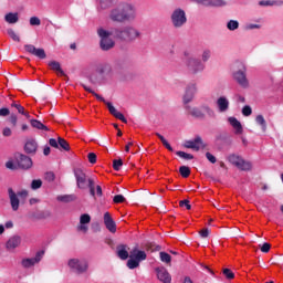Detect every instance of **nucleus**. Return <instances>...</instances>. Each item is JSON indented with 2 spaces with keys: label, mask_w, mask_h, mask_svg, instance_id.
Returning <instances> with one entry per match:
<instances>
[{
  "label": "nucleus",
  "mask_w": 283,
  "mask_h": 283,
  "mask_svg": "<svg viewBox=\"0 0 283 283\" xmlns=\"http://www.w3.org/2000/svg\"><path fill=\"white\" fill-rule=\"evenodd\" d=\"M193 3H199V6H212L214 8H222L227 6L224 0H190Z\"/></svg>",
  "instance_id": "obj_19"
},
{
  "label": "nucleus",
  "mask_w": 283,
  "mask_h": 283,
  "mask_svg": "<svg viewBox=\"0 0 283 283\" xmlns=\"http://www.w3.org/2000/svg\"><path fill=\"white\" fill-rule=\"evenodd\" d=\"M69 266L75 273H85L90 268V264L85 259H71L69 260Z\"/></svg>",
  "instance_id": "obj_9"
},
{
  "label": "nucleus",
  "mask_w": 283,
  "mask_h": 283,
  "mask_svg": "<svg viewBox=\"0 0 283 283\" xmlns=\"http://www.w3.org/2000/svg\"><path fill=\"white\" fill-rule=\"evenodd\" d=\"M8 195H9L12 211H19L20 200L18 195L14 193V190L12 188L8 189Z\"/></svg>",
  "instance_id": "obj_23"
},
{
  "label": "nucleus",
  "mask_w": 283,
  "mask_h": 283,
  "mask_svg": "<svg viewBox=\"0 0 283 283\" xmlns=\"http://www.w3.org/2000/svg\"><path fill=\"white\" fill-rule=\"evenodd\" d=\"M7 33L12 39V41H15L17 43L21 41V38L19 36V34H17V32H14V30L8 29Z\"/></svg>",
  "instance_id": "obj_43"
},
{
  "label": "nucleus",
  "mask_w": 283,
  "mask_h": 283,
  "mask_svg": "<svg viewBox=\"0 0 283 283\" xmlns=\"http://www.w3.org/2000/svg\"><path fill=\"white\" fill-rule=\"evenodd\" d=\"M227 28L230 30V32H235V30L240 28V22H238V20H229Z\"/></svg>",
  "instance_id": "obj_36"
},
{
  "label": "nucleus",
  "mask_w": 283,
  "mask_h": 283,
  "mask_svg": "<svg viewBox=\"0 0 283 283\" xmlns=\"http://www.w3.org/2000/svg\"><path fill=\"white\" fill-rule=\"evenodd\" d=\"M176 154H177V156H179V158H184V160H193V155H191L189 153L178 150Z\"/></svg>",
  "instance_id": "obj_42"
},
{
  "label": "nucleus",
  "mask_w": 283,
  "mask_h": 283,
  "mask_svg": "<svg viewBox=\"0 0 283 283\" xmlns=\"http://www.w3.org/2000/svg\"><path fill=\"white\" fill-rule=\"evenodd\" d=\"M97 35L101 39L99 41L101 50H103L104 52L112 50V48L116 45V42H114L111 38V36H114V29L111 31H107L104 28H99L97 29Z\"/></svg>",
  "instance_id": "obj_5"
},
{
  "label": "nucleus",
  "mask_w": 283,
  "mask_h": 283,
  "mask_svg": "<svg viewBox=\"0 0 283 283\" xmlns=\"http://www.w3.org/2000/svg\"><path fill=\"white\" fill-rule=\"evenodd\" d=\"M170 21L174 28H182L187 23V13L182 9H176L170 15Z\"/></svg>",
  "instance_id": "obj_8"
},
{
  "label": "nucleus",
  "mask_w": 283,
  "mask_h": 283,
  "mask_svg": "<svg viewBox=\"0 0 283 283\" xmlns=\"http://www.w3.org/2000/svg\"><path fill=\"white\" fill-rule=\"evenodd\" d=\"M125 201V197L123 195H116L113 198V202H115V205H120Z\"/></svg>",
  "instance_id": "obj_50"
},
{
  "label": "nucleus",
  "mask_w": 283,
  "mask_h": 283,
  "mask_svg": "<svg viewBox=\"0 0 283 283\" xmlns=\"http://www.w3.org/2000/svg\"><path fill=\"white\" fill-rule=\"evenodd\" d=\"M57 147H60V149H64V151H70V144H67V140L62 137L57 138Z\"/></svg>",
  "instance_id": "obj_35"
},
{
  "label": "nucleus",
  "mask_w": 283,
  "mask_h": 283,
  "mask_svg": "<svg viewBox=\"0 0 283 283\" xmlns=\"http://www.w3.org/2000/svg\"><path fill=\"white\" fill-rule=\"evenodd\" d=\"M145 260H147V252L138 250V248H134L130 251L129 260L127 261V266L130 270L138 269V266H140V263L145 262Z\"/></svg>",
  "instance_id": "obj_6"
},
{
  "label": "nucleus",
  "mask_w": 283,
  "mask_h": 283,
  "mask_svg": "<svg viewBox=\"0 0 283 283\" xmlns=\"http://www.w3.org/2000/svg\"><path fill=\"white\" fill-rule=\"evenodd\" d=\"M49 65L51 66V70H53L54 72H60V74H63V70L61 69V63H59L57 61H51Z\"/></svg>",
  "instance_id": "obj_38"
},
{
  "label": "nucleus",
  "mask_w": 283,
  "mask_h": 283,
  "mask_svg": "<svg viewBox=\"0 0 283 283\" xmlns=\"http://www.w3.org/2000/svg\"><path fill=\"white\" fill-rule=\"evenodd\" d=\"M196 94H198V84L190 83L186 86V91L182 97L184 105H189L193 98H196Z\"/></svg>",
  "instance_id": "obj_12"
},
{
  "label": "nucleus",
  "mask_w": 283,
  "mask_h": 283,
  "mask_svg": "<svg viewBox=\"0 0 283 283\" xmlns=\"http://www.w3.org/2000/svg\"><path fill=\"white\" fill-rule=\"evenodd\" d=\"M43 255H45V251L40 250L35 253L34 258H25L21 261L22 269H32V266H36L41 260H43Z\"/></svg>",
  "instance_id": "obj_10"
},
{
  "label": "nucleus",
  "mask_w": 283,
  "mask_h": 283,
  "mask_svg": "<svg viewBox=\"0 0 283 283\" xmlns=\"http://www.w3.org/2000/svg\"><path fill=\"white\" fill-rule=\"evenodd\" d=\"M229 163H231V165H234V167H238V169H241V171H249L251 170V164L244 159H242V157L238 156V155H230L228 157Z\"/></svg>",
  "instance_id": "obj_11"
},
{
  "label": "nucleus",
  "mask_w": 283,
  "mask_h": 283,
  "mask_svg": "<svg viewBox=\"0 0 283 283\" xmlns=\"http://www.w3.org/2000/svg\"><path fill=\"white\" fill-rule=\"evenodd\" d=\"M30 25H41V19H39V17H31Z\"/></svg>",
  "instance_id": "obj_52"
},
{
  "label": "nucleus",
  "mask_w": 283,
  "mask_h": 283,
  "mask_svg": "<svg viewBox=\"0 0 283 283\" xmlns=\"http://www.w3.org/2000/svg\"><path fill=\"white\" fill-rule=\"evenodd\" d=\"M0 116H10L9 108H0Z\"/></svg>",
  "instance_id": "obj_63"
},
{
  "label": "nucleus",
  "mask_w": 283,
  "mask_h": 283,
  "mask_svg": "<svg viewBox=\"0 0 283 283\" xmlns=\"http://www.w3.org/2000/svg\"><path fill=\"white\" fill-rule=\"evenodd\" d=\"M18 166L20 169H30L32 167V158L25 156V155H19L17 157Z\"/></svg>",
  "instance_id": "obj_21"
},
{
  "label": "nucleus",
  "mask_w": 283,
  "mask_h": 283,
  "mask_svg": "<svg viewBox=\"0 0 283 283\" xmlns=\"http://www.w3.org/2000/svg\"><path fill=\"white\" fill-rule=\"evenodd\" d=\"M255 123L261 127L262 132H266V119H264L263 115H258L255 117Z\"/></svg>",
  "instance_id": "obj_33"
},
{
  "label": "nucleus",
  "mask_w": 283,
  "mask_h": 283,
  "mask_svg": "<svg viewBox=\"0 0 283 283\" xmlns=\"http://www.w3.org/2000/svg\"><path fill=\"white\" fill-rule=\"evenodd\" d=\"M2 136H6V137L12 136V129H10V127L3 128Z\"/></svg>",
  "instance_id": "obj_62"
},
{
  "label": "nucleus",
  "mask_w": 283,
  "mask_h": 283,
  "mask_svg": "<svg viewBox=\"0 0 283 283\" xmlns=\"http://www.w3.org/2000/svg\"><path fill=\"white\" fill-rule=\"evenodd\" d=\"M228 123L231 125V127H233L234 134L237 136H240V134H243L244 128L242 127V123H240V120H238V118L229 117Z\"/></svg>",
  "instance_id": "obj_24"
},
{
  "label": "nucleus",
  "mask_w": 283,
  "mask_h": 283,
  "mask_svg": "<svg viewBox=\"0 0 283 283\" xmlns=\"http://www.w3.org/2000/svg\"><path fill=\"white\" fill-rule=\"evenodd\" d=\"M114 38L120 41H127L129 43L140 38V31L132 25L114 29Z\"/></svg>",
  "instance_id": "obj_3"
},
{
  "label": "nucleus",
  "mask_w": 283,
  "mask_h": 283,
  "mask_svg": "<svg viewBox=\"0 0 283 283\" xmlns=\"http://www.w3.org/2000/svg\"><path fill=\"white\" fill-rule=\"evenodd\" d=\"M24 50L25 52H28L29 54H32L33 56H36L38 59H46V54H45V50L43 49H36L34 48V45L32 44H25L24 45Z\"/></svg>",
  "instance_id": "obj_16"
},
{
  "label": "nucleus",
  "mask_w": 283,
  "mask_h": 283,
  "mask_svg": "<svg viewBox=\"0 0 283 283\" xmlns=\"http://www.w3.org/2000/svg\"><path fill=\"white\" fill-rule=\"evenodd\" d=\"M36 149H39V144L34 139L27 140L24 145V151L27 154H36Z\"/></svg>",
  "instance_id": "obj_26"
},
{
  "label": "nucleus",
  "mask_w": 283,
  "mask_h": 283,
  "mask_svg": "<svg viewBox=\"0 0 283 283\" xmlns=\"http://www.w3.org/2000/svg\"><path fill=\"white\" fill-rule=\"evenodd\" d=\"M56 179V176L54 175V172L49 171L45 174V181L46 182H54V180Z\"/></svg>",
  "instance_id": "obj_48"
},
{
  "label": "nucleus",
  "mask_w": 283,
  "mask_h": 283,
  "mask_svg": "<svg viewBox=\"0 0 283 283\" xmlns=\"http://www.w3.org/2000/svg\"><path fill=\"white\" fill-rule=\"evenodd\" d=\"M155 273L159 282L171 283V274H169V271H167V268L165 266L156 268Z\"/></svg>",
  "instance_id": "obj_14"
},
{
  "label": "nucleus",
  "mask_w": 283,
  "mask_h": 283,
  "mask_svg": "<svg viewBox=\"0 0 283 283\" xmlns=\"http://www.w3.org/2000/svg\"><path fill=\"white\" fill-rule=\"evenodd\" d=\"M117 256L119 258V260H127L129 258L127 245L122 244L117 247Z\"/></svg>",
  "instance_id": "obj_28"
},
{
  "label": "nucleus",
  "mask_w": 283,
  "mask_h": 283,
  "mask_svg": "<svg viewBox=\"0 0 283 283\" xmlns=\"http://www.w3.org/2000/svg\"><path fill=\"white\" fill-rule=\"evenodd\" d=\"M90 189L91 196L94 198L96 196V190H94V181H90V186H87Z\"/></svg>",
  "instance_id": "obj_60"
},
{
  "label": "nucleus",
  "mask_w": 283,
  "mask_h": 283,
  "mask_svg": "<svg viewBox=\"0 0 283 283\" xmlns=\"http://www.w3.org/2000/svg\"><path fill=\"white\" fill-rule=\"evenodd\" d=\"M59 202H74L76 200V195H61L56 197Z\"/></svg>",
  "instance_id": "obj_31"
},
{
  "label": "nucleus",
  "mask_w": 283,
  "mask_h": 283,
  "mask_svg": "<svg viewBox=\"0 0 283 283\" xmlns=\"http://www.w3.org/2000/svg\"><path fill=\"white\" fill-rule=\"evenodd\" d=\"M49 145H50L51 147H54V149H59V139L56 140V139H54V138H50V139H49Z\"/></svg>",
  "instance_id": "obj_56"
},
{
  "label": "nucleus",
  "mask_w": 283,
  "mask_h": 283,
  "mask_svg": "<svg viewBox=\"0 0 283 283\" xmlns=\"http://www.w3.org/2000/svg\"><path fill=\"white\" fill-rule=\"evenodd\" d=\"M106 106L108 108L109 114H112V116H114L115 118H118V120H122V123H127V118H125V115L118 112L112 103H106Z\"/></svg>",
  "instance_id": "obj_25"
},
{
  "label": "nucleus",
  "mask_w": 283,
  "mask_h": 283,
  "mask_svg": "<svg viewBox=\"0 0 283 283\" xmlns=\"http://www.w3.org/2000/svg\"><path fill=\"white\" fill-rule=\"evenodd\" d=\"M159 258L165 264H169L171 262V255L167 252H160Z\"/></svg>",
  "instance_id": "obj_41"
},
{
  "label": "nucleus",
  "mask_w": 283,
  "mask_h": 283,
  "mask_svg": "<svg viewBox=\"0 0 283 283\" xmlns=\"http://www.w3.org/2000/svg\"><path fill=\"white\" fill-rule=\"evenodd\" d=\"M104 224L111 233H116V222L112 219L109 212L104 213Z\"/></svg>",
  "instance_id": "obj_22"
},
{
  "label": "nucleus",
  "mask_w": 283,
  "mask_h": 283,
  "mask_svg": "<svg viewBox=\"0 0 283 283\" xmlns=\"http://www.w3.org/2000/svg\"><path fill=\"white\" fill-rule=\"evenodd\" d=\"M97 3L101 10H107V8H112V6H114V0H97Z\"/></svg>",
  "instance_id": "obj_34"
},
{
  "label": "nucleus",
  "mask_w": 283,
  "mask_h": 283,
  "mask_svg": "<svg viewBox=\"0 0 283 283\" xmlns=\"http://www.w3.org/2000/svg\"><path fill=\"white\" fill-rule=\"evenodd\" d=\"M184 56V63L190 74H200L205 72L206 65L202 63V60L193 57L191 51H185Z\"/></svg>",
  "instance_id": "obj_4"
},
{
  "label": "nucleus",
  "mask_w": 283,
  "mask_h": 283,
  "mask_svg": "<svg viewBox=\"0 0 283 283\" xmlns=\"http://www.w3.org/2000/svg\"><path fill=\"white\" fill-rule=\"evenodd\" d=\"M120 167H123V159H114L113 169H115V171H120Z\"/></svg>",
  "instance_id": "obj_47"
},
{
  "label": "nucleus",
  "mask_w": 283,
  "mask_h": 283,
  "mask_svg": "<svg viewBox=\"0 0 283 283\" xmlns=\"http://www.w3.org/2000/svg\"><path fill=\"white\" fill-rule=\"evenodd\" d=\"M217 109L220 114L229 112L230 102L227 96H220L216 101Z\"/></svg>",
  "instance_id": "obj_17"
},
{
  "label": "nucleus",
  "mask_w": 283,
  "mask_h": 283,
  "mask_svg": "<svg viewBox=\"0 0 283 283\" xmlns=\"http://www.w3.org/2000/svg\"><path fill=\"white\" fill-rule=\"evenodd\" d=\"M262 27L260 24L248 23L245 24V30H260Z\"/></svg>",
  "instance_id": "obj_53"
},
{
  "label": "nucleus",
  "mask_w": 283,
  "mask_h": 283,
  "mask_svg": "<svg viewBox=\"0 0 283 283\" xmlns=\"http://www.w3.org/2000/svg\"><path fill=\"white\" fill-rule=\"evenodd\" d=\"M88 163H91V165H96V154L94 153L88 154Z\"/></svg>",
  "instance_id": "obj_57"
},
{
  "label": "nucleus",
  "mask_w": 283,
  "mask_h": 283,
  "mask_svg": "<svg viewBox=\"0 0 283 283\" xmlns=\"http://www.w3.org/2000/svg\"><path fill=\"white\" fill-rule=\"evenodd\" d=\"M19 198H21L22 200H25V198H28V190H22L19 191L18 193H15Z\"/></svg>",
  "instance_id": "obj_61"
},
{
  "label": "nucleus",
  "mask_w": 283,
  "mask_h": 283,
  "mask_svg": "<svg viewBox=\"0 0 283 283\" xmlns=\"http://www.w3.org/2000/svg\"><path fill=\"white\" fill-rule=\"evenodd\" d=\"M179 172L182 178H189V176H191V169H189L187 166H181L179 168Z\"/></svg>",
  "instance_id": "obj_39"
},
{
  "label": "nucleus",
  "mask_w": 283,
  "mask_h": 283,
  "mask_svg": "<svg viewBox=\"0 0 283 283\" xmlns=\"http://www.w3.org/2000/svg\"><path fill=\"white\" fill-rule=\"evenodd\" d=\"M209 59H211V50L206 49L202 51V54H201V63L203 64L207 63Z\"/></svg>",
  "instance_id": "obj_40"
},
{
  "label": "nucleus",
  "mask_w": 283,
  "mask_h": 283,
  "mask_svg": "<svg viewBox=\"0 0 283 283\" xmlns=\"http://www.w3.org/2000/svg\"><path fill=\"white\" fill-rule=\"evenodd\" d=\"M12 107H15L18 109L19 114H25V108L21 106V104H12Z\"/></svg>",
  "instance_id": "obj_59"
},
{
  "label": "nucleus",
  "mask_w": 283,
  "mask_h": 283,
  "mask_svg": "<svg viewBox=\"0 0 283 283\" xmlns=\"http://www.w3.org/2000/svg\"><path fill=\"white\" fill-rule=\"evenodd\" d=\"M41 187H43V181H41V179L32 180L31 189L36 190V189H41Z\"/></svg>",
  "instance_id": "obj_46"
},
{
  "label": "nucleus",
  "mask_w": 283,
  "mask_h": 283,
  "mask_svg": "<svg viewBox=\"0 0 283 283\" xmlns=\"http://www.w3.org/2000/svg\"><path fill=\"white\" fill-rule=\"evenodd\" d=\"M4 21L14 25V23H19V13L17 12H9L4 15Z\"/></svg>",
  "instance_id": "obj_29"
},
{
  "label": "nucleus",
  "mask_w": 283,
  "mask_h": 283,
  "mask_svg": "<svg viewBox=\"0 0 283 283\" xmlns=\"http://www.w3.org/2000/svg\"><path fill=\"white\" fill-rule=\"evenodd\" d=\"M186 109H188L190 116H193V118H205V114L202 113V108L198 107H191L189 105H186Z\"/></svg>",
  "instance_id": "obj_27"
},
{
  "label": "nucleus",
  "mask_w": 283,
  "mask_h": 283,
  "mask_svg": "<svg viewBox=\"0 0 283 283\" xmlns=\"http://www.w3.org/2000/svg\"><path fill=\"white\" fill-rule=\"evenodd\" d=\"M262 253H269L271 251V244L270 243H263L261 247Z\"/></svg>",
  "instance_id": "obj_58"
},
{
  "label": "nucleus",
  "mask_w": 283,
  "mask_h": 283,
  "mask_svg": "<svg viewBox=\"0 0 283 283\" xmlns=\"http://www.w3.org/2000/svg\"><path fill=\"white\" fill-rule=\"evenodd\" d=\"M6 167H7V169H11V171H14V169H17V165H14V161H12V160H8L6 163Z\"/></svg>",
  "instance_id": "obj_55"
},
{
  "label": "nucleus",
  "mask_w": 283,
  "mask_h": 283,
  "mask_svg": "<svg viewBox=\"0 0 283 283\" xmlns=\"http://www.w3.org/2000/svg\"><path fill=\"white\" fill-rule=\"evenodd\" d=\"M125 67H127V62H125V60L115 61V70H125Z\"/></svg>",
  "instance_id": "obj_44"
},
{
  "label": "nucleus",
  "mask_w": 283,
  "mask_h": 283,
  "mask_svg": "<svg viewBox=\"0 0 283 283\" xmlns=\"http://www.w3.org/2000/svg\"><path fill=\"white\" fill-rule=\"evenodd\" d=\"M156 136L160 139L164 147H166V149H168V151H174V147H171L169 142H167V139H165V137L163 135H160L159 133H156Z\"/></svg>",
  "instance_id": "obj_37"
},
{
  "label": "nucleus",
  "mask_w": 283,
  "mask_h": 283,
  "mask_svg": "<svg viewBox=\"0 0 283 283\" xmlns=\"http://www.w3.org/2000/svg\"><path fill=\"white\" fill-rule=\"evenodd\" d=\"M186 149H193L195 151H200L201 147H205V143L202 142V137L197 136L192 140H187L185 143Z\"/></svg>",
  "instance_id": "obj_15"
},
{
  "label": "nucleus",
  "mask_w": 283,
  "mask_h": 283,
  "mask_svg": "<svg viewBox=\"0 0 283 283\" xmlns=\"http://www.w3.org/2000/svg\"><path fill=\"white\" fill-rule=\"evenodd\" d=\"M31 125L35 129H41L42 132H50V128H48V126H45V124L39 122L38 119H31Z\"/></svg>",
  "instance_id": "obj_32"
},
{
  "label": "nucleus",
  "mask_w": 283,
  "mask_h": 283,
  "mask_svg": "<svg viewBox=\"0 0 283 283\" xmlns=\"http://www.w3.org/2000/svg\"><path fill=\"white\" fill-rule=\"evenodd\" d=\"M223 275L227 280H233V277H235V273H233L229 268L223 269Z\"/></svg>",
  "instance_id": "obj_45"
},
{
  "label": "nucleus",
  "mask_w": 283,
  "mask_h": 283,
  "mask_svg": "<svg viewBox=\"0 0 283 283\" xmlns=\"http://www.w3.org/2000/svg\"><path fill=\"white\" fill-rule=\"evenodd\" d=\"M74 176H75L76 185L78 189H87V187L90 186V181L94 182V179L87 177L85 171H83V169L81 168L74 169Z\"/></svg>",
  "instance_id": "obj_7"
},
{
  "label": "nucleus",
  "mask_w": 283,
  "mask_h": 283,
  "mask_svg": "<svg viewBox=\"0 0 283 283\" xmlns=\"http://www.w3.org/2000/svg\"><path fill=\"white\" fill-rule=\"evenodd\" d=\"M136 17H138L136 7L128 2H120L118 6L111 9L108 14V19H111L113 23H132L136 21Z\"/></svg>",
  "instance_id": "obj_1"
},
{
  "label": "nucleus",
  "mask_w": 283,
  "mask_h": 283,
  "mask_svg": "<svg viewBox=\"0 0 283 283\" xmlns=\"http://www.w3.org/2000/svg\"><path fill=\"white\" fill-rule=\"evenodd\" d=\"M200 107L205 116H208V118H216V111H213L209 104H202Z\"/></svg>",
  "instance_id": "obj_30"
},
{
  "label": "nucleus",
  "mask_w": 283,
  "mask_h": 283,
  "mask_svg": "<svg viewBox=\"0 0 283 283\" xmlns=\"http://www.w3.org/2000/svg\"><path fill=\"white\" fill-rule=\"evenodd\" d=\"M206 158H207V160H209V163H211L212 165H216V163H217V158H216V156H213L211 153H206Z\"/></svg>",
  "instance_id": "obj_51"
},
{
  "label": "nucleus",
  "mask_w": 283,
  "mask_h": 283,
  "mask_svg": "<svg viewBox=\"0 0 283 283\" xmlns=\"http://www.w3.org/2000/svg\"><path fill=\"white\" fill-rule=\"evenodd\" d=\"M90 222H92V217L88 213L81 214L77 231H83V233H87L90 229L87 224H90Z\"/></svg>",
  "instance_id": "obj_18"
},
{
  "label": "nucleus",
  "mask_w": 283,
  "mask_h": 283,
  "mask_svg": "<svg viewBox=\"0 0 283 283\" xmlns=\"http://www.w3.org/2000/svg\"><path fill=\"white\" fill-rule=\"evenodd\" d=\"M199 233L202 238H209V229L207 228L201 230Z\"/></svg>",
  "instance_id": "obj_64"
},
{
  "label": "nucleus",
  "mask_w": 283,
  "mask_h": 283,
  "mask_svg": "<svg viewBox=\"0 0 283 283\" xmlns=\"http://www.w3.org/2000/svg\"><path fill=\"white\" fill-rule=\"evenodd\" d=\"M88 82L92 85L103 86L108 85L114 81V67L107 62L98 63L95 66V72L88 75Z\"/></svg>",
  "instance_id": "obj_2"
},
{
  "label": "nucleus",
  "mask_w": 283,
  "mask_h": 283,
  "mask_svg": "<svg viewBox=\"0 0 283 283\" xmlns=\"http://www.w3.org/2000/svg\"><path fill=\"white\" fill-rule=\"evenodd\" d=\"M242 114H243V116H251V114H253V109L251 108V106L245 105L242 108Z\"/></svg>",
  "instance_id": "obj_49"
},
{
  "label": "nucleus",
  "mask_w": 283,
  "mask_h": 283,
  "mask_svg": "<svg viewBox=\"0 0 283 283\" xmlns=\"http://www.w3.org/2000/svg\"><path fill=\"white\" fill-rule=\"evenodd\" d=\"M21 247V237L20 235H13L9 238V240L6 243L7 251H14V249H19Z\"/></svg>",
  "instance_id": "obj_20"
},
{
  "label": "nucleus",
  "mask_w": 283,
  "mask_h": 283,
  "mask_svg": "<svg viewBox=\"0 0 283 283\" xmlns=\"http://www.w3.org/2000/svg\"><path fill=\"white\" fill-rule=\"evenodd\" d=\"M179 207H186V209L189 211L191 210V203H189V200L188 199H185V200H181L179 202Z\"/></svg>",
  "instance_id": "obj_54"
},
{
  "label": "nucleus",
  "mask_w": 283,
  "mask_h": 283,
  "mask_svg": "<svg viewBox=\"0 0 283 283\" xmlns=\"http://www.w3.org/2000/svg\"><path fill=\"white\" fill-rule=\"evenodd\" d=\"M233 78L238 83V85H240V87H243V90H248L249 78H247V67L243 66L242 70L234 72Z\"/></svg>",
  "instance_id": "obj_13"
}]
</instances>
